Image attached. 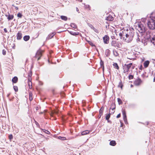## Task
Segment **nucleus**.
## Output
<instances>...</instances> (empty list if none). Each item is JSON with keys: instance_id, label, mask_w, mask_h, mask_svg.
I'll use <instances>...</instances> for the list:
<instances>
[{"instance_id": "1", "label": "nucleus", "mask_w": 155, "mask_h": 155, "mask_svg": "<svg viewBox=\"0 0 155 155\" xmlns=\"http://www.w3.org/2000/svg\"><path fill=\"white\" fill-rule=\"evenodd\" d=\"M147 25L151 29L153 30L155 29V20L153 18L150 17V19L148 21Z\"/></svg>"}, {"instance_id": "2", "label": "nucleus", "mask_w": 155, "mask_h": 155, "mask_svg": "<svg viewBox=\"0 0 155 155\" xmlns=\"http://www.w3.org/2000/svg\"><path fill=\"white\" fill-rule=\"evenodd\" d=\"M137 29L140 33H146V29L143 24L141 22L138 23L137 24Z\"/></svg>"}, {"instance_id": "3", "label": "nucleus", "mask_w": 155, "mask_h": 155, "mask_svg": "<svg viewBox=\"0 0 155 155\" xmlns=\"http://www.w3.org/2000/svg\"><path fill=\"white\" fill-rule=\"evenodd\" d=\"M132 65L133 63H132L128 64H125L124 65H123V72L125 73L128 72L129 71L130 69L131 68Z\"/></svg>"}, {"instance_id": "4", "label": "nucleus", "mask_w": 155, "mask_h": 155, "mask_svg": "<svg viewBox=\"0 0 155 155\" xmlns=\"http://www.w3.org/2000/svg\"><path fill=\"white\" fill-rule=\"evenodd\" d=\"M124 34H125V37H123V40L127 42H131L133 39H130V36L128 35V33H125Z\"/></svg>"}, {"instance_id": "5", "label": "nucleus", "mask_w": 155, "mask_h": 155, "mask_svg": "<svg viewBox=\"0 0 155 155\" xmlns=\"http://www.w3.org/2000/svg\"><path fill=\"white\" fill-rule=\"evenodd\" d=\"M134 29L133 28H131L129 29V31L128 32V35L130 36V39H133L134 36V32L133 31Z\"/></svg>"}, {"instance_id": "6", "label": "nucleus", "mask_w": 155, "mask_h": 155, "mask_svg": "<svg viewBox=\"0 0 155 155\" xmlns=\"http://www.w3.org/2000/svg\"><path fill=\"white\" fill-rule=\"evenodd\" d=\"M103 39L104 44H108L109 43L110 38L108 35H105L103 37Z\"/></svg>"}, {"instance_id": "7", "label": "nucleus", "mask_w": 155, "mask_h": 155, "mask_svg": "<svg viewBox=\"0 0 155 155\" xmlns=\"http://www.w3.org/2000/svg\"><path fill=\"white\" fill-rule=\"evenodd\" d=\"M111 45L114 47H117L118 48H120V46L119 44L118 43H117L115 41L113 40L111 42Z\"/></svg>"}, {"instance_id": "8", "label": "nucleus", "mask_w": 155, "mask_h": 155, "mask_svg": "<svg viewBox=\"0 0 155 155\" xmlns=\"http://www.w3.org/2000/svg\"><path fill=\"white\" fill-rule=\"evenodd\" d=\"M71 35L73 36H76L77 35H79L80 36H81V34L79 32H73L72 31H69L68 30H67Z\"/></svg>"}, {"instance_id": "9", "label": "nucleus", "mask_w": 155, "mask_h": 155, "mask_svg": "<svg viewBox=\"0 0 155 155\" xmlns=\"http://www.w3.org/2000/svg\"><path fill=\"white\" fill-rule=\"evenodd\" d=\"M142 81L141 79L139 78L134 82V83L135 85L136 86H139L142 83Z\"/></svg>"}, {"instance_id": "10", "label": "nucleus", "mask_w": 155, "mask_h": 155, "mask_svg": "<svg viewBox=\"0 0 155 155\" xmlns=\"http://www.w3.org/2000/svg\"><path fill=\"white\" fill-rule=\"evenodd\" d=\"M56 34V33L55 32H53L50 33L47 37L46 40H48L52 38Z\"/></svg>"}, {"instance_id": "11", "label": "nucleus", "mask_w": 155, "mask_h": 155, "mask_svg": "<svg viewBox=\"0 0 155 155\" xmlns=\"http://www.w3.org/2000/svg\"><path fill=\"white\" fill-rule=\"evenodd\" d=\"M104 109V107L103 106H102L101 108L99 110V114L98 116V118L99 119L100 118L103 114V111Z\"/></svg>"}, {"instance_id": "12", "label": "nucleus", "mask_w": 155, "mask_h": 155, "mask_svg": "<svg viewBox=\"0 0 155 155\" xmlns=\"http://www.w3.org/2000/svg\"><path fill=\"white\" fill-rule=\"evenodd\" d=\"M17 39L18 40H20L22 38V34L21 31H19L17 33Z\"/></svg>"}, {"instance_id": "13", "label": "nucleus", "mask_w": 155, "mask_h": 155, "mask_svg": "<svg viewBox=\"0 0 155 155\" xmlns=\"http://www.w3.org/2000/svg\"><path fill=\"white\" fill-rule=\"evenodd\" d=\"M150 63V61L148 60L145 61L143 64L144 67L145 68H146L148 67L149 66Z\"/></svg>"}, {"instance_id": "14", "label": "nucleus", "mask_w": 155, "mask_h": 155, "mask_svg": "<svg viewBox=\"0 0 155 155\" xmlns=\"http://www.w3.org/2000/svg\"><path fill=\"white\" fill-rule=\"evenodd\" d=\"M113 19L114 18L113 17L110 15L107 16L105 19L106 20L109 21H113Z\"/></svg>"}, {"instance_id": "15", "label": "nucleus", "mask_w": 155, "mask_h": 155, "mask_svg": "<svg viewBox=\"0 0 155 155\" xmlns=\"http://www.w3.org/2000/svg\"><path fill=\"white\" fill-rule=\"evenodd\" d=\"M18 81V78L16 76H15L12 79V81L13 83H16Z\"/></svg>"}, {"instance_id": "16", "label": "nucleus", "mask_w": 155, "mask_h": 155, "mask_svg": "<svg viewBox=\"0 0 155 155\" xmlns=\"http://www.w3.org/2000/svg\"><path fill=\"white\" fill-rule=\"evenodd\" d=\"M123 119L127 118L126 112L125 110H122Z\"/></svg>"}, {"instance_id": "17", "label": "nucleus", "mask_w": 155, "mask_h": 155, "mask_svg": "<svg viewBox=\"0 0 155 155\" xmlns=\"http://www.w3.org/2000/svg\"><path fill=\"white\" fill-rule=\"evenodd\" d=\"M8 138L10 142L13 141L15 142V141L13 140V137L12 134H9L8 135Z\"/></svg>"}, {"instance_id": "18", "label": "nucleus", "mask_w": 155, "mask_h": 155, "mask_svg": "<svg viewBox=\"0 0 155 155\" xmlns=\"http://www.w3.org/2000/svg\"><path fill=\"white\" fill-rule=\"evenodd\" d=\"M30 37L29 35H25L23 37V40L25 41H28L30 39Z\"/></svg>"}, {"instance_id": "19", "label": "nucleus", "mask_w": 155, "mask_h": 155, "mask_svg": "<svg viewBox=\"0 0 155 155\" xmlns=\"http://www.w3.org/2000/svg\"><path fill=\"white\" fill-rule=\"evenodd\" d=\"M110 51L108 49H107L105 51V54L107 57H109L110 54Z\"/></svg>"}, {"instance_id": "20", "label": "nucleus", "mask_w": 155, "mask_h": 155, "mask_svg": "<svg viewBox=\"0 0 155 155\" xmlns=\"http://www.w3.org/2000/svg\"><path fill=\"white\" fill-rule=\"evenodd\" d=\"M41 56V51L38 50L36 53V54L34 57L37 58L38 57V56Z\"/></svg>"}, {"instance_id": "21", "label": "nucleus", "mask_w": 155, "mask_h": 155, "mask_svg": "<svg viewBox=\"0 0 155 155\" xmlns=\"http://www.w3.org/2000/svg\"><path fill=\"white\" fill-rule=\"evenodd\" d=\"M110 144L112 146H115L116 144V143L115 140H111L110 142Z\"/></svg>"}, {"instance_id": "22", "label": "nucleus", "mask_w": 155, "mask_h": 155, "mask_svg": "<svg viewBox=\"0 0 155 155\" xmlns=\"http://www.w3.org/2000/svg\"><path fill=\"white\" fill-rule=\"evenodd\" d=\"M89 131L88 130H86L84 131H82L81 133V135H84L87 134H88L89 133Z\"/></svg>"}, {"instance_id": "23", "label": "nucleus", "mask_w": 155, "mask_h": 155, "mask_svg": "<svg viewBox=\"0 0 155 155\" xmlns=\"http://www.w3.org/2000/svg\"><path fill=\"white\" fill-rule=\"evenodd\" d=\"M70 26L72 28L74 29H77L78 28L77 25L74 23H71L70 24Z\"/></svg>"}, {"instance_id": "24", "label": "nucleus", "mask_w": 155, "mask_h": 155, "mask_svg": "<svg viewBox=\"0 0 155 155\" xmlns=\"http://www.w3.org/2000/svg\"><path fill=\"white\" fill-rule=\"evenodd\" d=\"M150 41L154 45H155V35H154L153 37L151 39H150Z\"/></svg>"}, {"instance_id": "25", "label": "nucleus", "mask_w": 155, "mask_h": 155, "mask_svg": "<svg viewBox=\"0 0 155 155\" xmlns=\"http://www.w3.org/2000/svg\"><path fill=\"white\" fill-rule=\"evenodd\" d=\"M112 108H113V109H115L116 108V105L115 102H112L110 105V107L109 109H111Z\"/></svg>"}, {"instance_id": "26", "label": "nucleus", "mask_w": 155, "mask_h": 155, "mask_svg": "<svg viewBox=\"0 0 155 155\" xmlns=\"http://www.w3.org/2000/svg\"><path fill=\"white\" fill-rule=\"evenodd\" d=\"M123 86V85L122 83V81L121 80H120V81L119 82V84L118 85L117 87H120L121 89H122Z\"/></svg>"}, {"instance_id": "27", "label": "nucleus", "mask_w": 155, "mask_h": 155, "mask_svg": "<svg viewBox=\"0 0 155 155\" xmlns=\"http://www.w3.org/2000/svg\"><path fill=\"white\" fill-rule=\"evenodd\" d=\"M60 17L62 20L65 21H67L68 19V17L65 16L61 15Z\"/></svg>"}, {"instance_id": "28", "label": "nucleus", "mask_w": 155, "mask_h": 155, "mask_svg": "<svg viewBox=\"0 0 155 155\" xmlns=\"http://www.w3.org/2000/svg\"><path fill=\"white\" fill-rule=\"evenodd\" d=\"M14 18V16L13 15H10L9 14L7 18V19L8 20H12Z\"/></svg>"}, {"instance_id": "29", "label": "nucleus", "mask_w": 155, "mask_h": 155, "mask_svg": "<svg viewBox=\"0 0 155 155\" xmlns=\"http://www.w3.org/2000/svg\"><path fill=\"white\" fill-rule=\"evenodd\" d=\"M113 65L114 67V68L117 69H119V67L118 66V65L116 63H114L113 64Z\"/></svg>"}, {"instance_id": "30", "label": "nucleus", "mask_w": 155, "mask_h": 155, "mask_svg": "<svg viewBox=\"0 0 155 155\" xmlns=\"http://www.w3.org/2000/svg\"><path fill=\"white\" fill-rule=\"evenodd\" d=\"M58 139L61 140H66V138L65 137H62L61 136H59L58 137Z\"/></svg>"}, {"instance_id": "31", "label": "nucleus", "mask_w": 155, "mask_h": 155, "mask_svg": "<svg viewBox=\"0 0 155 155\" xmlns=\"http://www.w3.org/2000/svg\"><path fill=\"white\" fill-rule=\"evenodd\" d=\"M110 115L111 114L109 112V114L106 115L105 117V119L106 120H108V119H109L110 116Z\"/></svg>"}, {"instance_id": "32", "label": "nucleus", "mask_w": 155, "mask_h": 155, "mask_svg": "<svg viewBox=\"0 0 155 155\" xmlns=\"http://www.w3.org/2000/svg\"><path fill=\"white\" fill-rule=\"evenodd\" d=\"M40 129H41V130H42L46 134H50V132L47 130L42 129V128H40Z\"/></svg>"}, {"instance_id": "33", "label": "nucleus", "mask_w": 155, "mask_h": 155, "mask_svg": "<svg viewBox=\"0 0 155 155\" xmlns=\"http://www.w3.org/2000/svg\"><path fill=\"white\" fill-rule=\"evenodd\" d=\"M117 101L119 105H121L123 104V102L120 98H117Z\"/></svg>"}, {"instance_id": "34", "label": "nucleus", "mask_w": 155, "mask_h": 155, "mask_svg": "<svg viewBox=\"0 0 155 155\" xmlns=\"http://www.w3.org/2000/svg\"><path fill=\"white\" fill-rule=\"evenodd\" d=\"M100 64L101 67L104 66V62L101 58H100Z\"/></svg>"}, {"instance_id": "35", "label": "nucleus", "mask_w": 155, "mask_h": 155, "mask_svg": "<svg viewBox=\"0 0 155 155\" xmlns=\"http://www.w3.org/2000/svg\"><path fill=\"white\" fill-rule=\"evenodd\" d=\"M136 105L135 104H129V106L131 108H134L136 106Z\"/></svg>"}, {"instance_id": "36", "label": "nucleus", "mask_w": 155, "mask_h": 155, "mask_svg": "<svg viewBox=\"0 0 155 155\" xmlns=\"http://www.w3.org/2000/svg\"><path fill=\"white\" fill-rule=\"evenodd\" d=\"M32 75V71L31 70H30V72L28 74V77L31 78Z\"/></svg>"}, {"instance_id": "37", "label": "nucleus", "mask_w": 155, "mask_h": 155, "mask_svg": "<svg viewBox=\"0 0 155 155\" xmlns=\"http://www.w3.org/2000/svg\"><path fill=\"white\" fill-rule=\"evenodd\" d=\"M53 111V113H54L55 114H58L59 112V110L58 109H56L55 110H52Z\"/></svg>"}, {"instance_id": "38", "label": "nucleus", "mask_w": 155, "mask_h": 155, "mask_svg": "<svg viewBox=\"0 0 155 155\" xmlns=\"http://www.w3.org/2000/svg\"><path fill=\"white\" fill-rule=\"evenodd\" d=\"M28 82H31V88H32V83L31 82V78L28 77Z\"/></svg>"}, {"instance_id": "39", "label": "nucleus", "mask_w": 155, "mask_h": 155, "mask_svg": "<svg viewBox=\"0 0 155 155\" xmlns=\"http://www.w3.org/2000/svg\"><path fill=\"white\" fill-rule=\"evenodd\" d=\"M134 75H131V74H130L129 75L128 77V79L129 80H131V79H133L134 78Z\"/></svg>"}, {"instance_id": "40", "label": "nucleus", "mask_w": 155, "mask_h": 155, "mask_svg": "<svg viewBox=\"0 0 155 155\" xmlns=\"http://www.w3.org/2000/svg\"><path fill=\"white\" fill-rule=\"evenodd\" d=\"M113 51L114 55L115 57H117L118 55V52L116 51Z\"/></svg>"}, {"instance_id": "41", "label": "nucleus", "mask_w": 155, "mask_h": 155, "mask_svg": "<svg viewBox=\"0 0 155 155\" xmlns=\"http://www.w3.org/2000/svg\"><path fill=\"white\" fill-rule=\"evenodd\" d=\"M17 17H18V18H21L23 15H22V14L21 13L19 12L17 14Z\"/></svg>"}, {"instance_id": "42", "label": "nucleus", "mask_w": 155, "mask_h": 155, "mask_svg": "<svg viewBox=\"0 0 155 155\" xmlns=\"http://www.w3.org/2000/svg\"><path fill=\"white\" fill-rule=\"evenodd\" d=\"M13 89L15 92H17L18 91V87L17 86H14Z\"/></svg>"}, {"instance_id": "43", "label": "nucleus", "mask_w": 155, "mask_h": 155, "mask_svg": "<svg viewBox=\"0 0 155 155\" xmlns=\"http://www.w3.org/2000/svg\"><path fill=\"white\" fill-rule=\"evenodd\" d=\"M91 26H92V27H93V29L94 30V31L96 32V33H99V31H98V30L95 28L92 25H91Z\"/></svg>"}, {"instance_id": "44", "label": "nucleus", "mask_w": 155, "mask_h": 155, "mask_svg": "<svg viewBox=\"0 0 155 155\" xmlns=\"http://www.w3.org/2000/svg\"><path fill=\"white\" fill-rule=\"evenodd\" d=\"M87 41L91 46H95V45L92 42L88 41Z\"/></svg>"}, {"instance_id": "45", "label": "nucleus", "mask_w": 155, "mask_h": 155, "mask_svg": "<svg viewBox=\"0 0 155 155\" xmlns=\"http://www.w3.org/2000/svg\"><path fill=\"white\" fill-rule=\"evenodd\" d=\"M119 35L121 39H122V38H123V36L124 35L122 32L120 33Z\"/></svg>"}, {"instance_id": "46", "label": "nucleus", "mask_w": 155, "mask_h": 155, "mask_svg": "<svg viewBox=\"0 0 155 155\" xmlns=\"http://www.w3.org/2000/svg\"><path fill=\"white\" fill-rule=\"evenodd\" d=\"M35 122L37 127L39 128H40V126L38 123L35 120Z\"/></svg>"}, {"instance_id": "47", "label": "nucleus", "mask_w": 155, "mask_h": 155, "mask_svg": "<svg viewBox=\"0 0 155 155\" xmlns=\"http://www.w3.org/2000/svg\"><path fill=\"white\" fill-rule=\"evenodd\" d=\"M2 54L4 55H5L6 54V51L5 49H3L2 50Z\"/></svg>"}, {"instance_id": "48", "label": "nucleus", "mask_w": 155, "mask_h": 155, "mask_svg": "<svg viewBox=\"0 0 155 155\" xmlns=\"http://www.w3.org/2000/svg\"><path fill=\"white\" fill-rule=\"evenodd\" d=\"M85 8H88L89 9V10H91V7L89 5H86L85 6Z\"/></svg>"}, {"instance_id": "49", "label": "nucleus", "mask_w": 155, "mask_h": 155, "mask_svg": "<svg viewBox=\"0 0 155 155\" xmlns=\"http://www.w3.org/2000/svg\"><path fill=\"white\" fill-rule=\"evenodd\" d=\"M14 97L13 96L11 98H9L8 99L9 101H13Z\"/></svg>"}, {"instance_id": "50", "label": "nucleus", "mask_w": 155, "mask_h": 155, "mask_svg": "<svg viewBox=\"0 0 155 155\" xmlns=\"http://www.w3.org/2000/svg\"><path fill=\"white\" fill-rule=\"evenodd\" d=\"M123 120L125 124H128L127 118L125 119H123Z\"/></svg>"}, {"instance_id": "51", "label": "nucleus", "mask_w": 155, "mask_h": 155, "mask_svg": "<svg viewBox=\"0 0 155 155\" xmlns=\"http://www.w3.org/2000/svg\"><path fill=\"white\" fill-rule=\"evenodd\" d=\"M12 6L14 8H15V9H16V10H18V8L16 6H15L14 5H12Z\"/></svg>"}, {"instance_id": "52", "label": "nucleus", "mask_w": 155, "mask_h": 155, "mask_svg": "<svg viewBox=\"0 0 155 155\" xmlns=\"http://www.w3.org/2000/svg\"><path fill=\"white\" fill-rule=\"evenodd\" d=\"M54 113V112H53V110H52L51 111V114H50L51 116H52V117H53L54 115V114H55L54 113Z\"/></svg>"}, {"instance_id": "53", "label": "nucleus", "mask_w": 155, "mask_h": 155, "mask_svg": "<svg viewBox=\"0 0 155 155\" xmlns=\"http://www.w3.org/2000/svg\"><path fill=\"white\" fill-rule=\"evenodd\" d=\"M28 84L29 86V87L30 89H31L32 88H31V82H28Z\"/></svg>"}, {"instance_id": "54", "label": "nucleus", "mask_w": 155, "mask_h": 155, "mask_svg": "<svg viewBox=\"0 0 155 155\" xmlns=\"http://www.w3.org/2000/svg\"><path fill=\"white\" fill-rule=\"evenodd\" d=\"M121 116V114L120 113H119V114H118L117 116L116 117L117 118H120Z\"/></svg>"}, {"instance_id": "55", "label": "nucleus", "mask_w": 155, "mask_h": 155, "mask_svg": "<svg viewBox=\"0 0 155 155\" xmlns=\"http://www.w3.org/2000/svg\"><path fill=\"white\" fill-rule=\"evenodd\" d=\"M147 33V39H149V38H150V37L151 36H150V35L149 34V36H148V35Z\"/></svg>"}, {"instance_id": "56", "label": "nucleus", "mask_w": 155, "mask_h": 155, "mask_svg": "<svg viewBox=\"0 0 155 155\" xmlns=\"http://www.w3.org/2000/svg\"><path fill=\"white\" fill-rule=\"evenodd\" d=\"M120 127H123V126H124V124L122 122H120Z\"/></svg>"}, {"instance_id": "57", "label": "nucleus", "mask_w": 155, "mask_h": 155, "mask_svg": "<svg viewBox=\"0 0 155 155\" xmlns=\"http://www.w3.org/2000/svg\"><path fill=\"white\" fill-rule=\"evenodd\" d=\"M139 69L140 70H142V69H143V66H142V64H141L140 65V67L139 68Z\"/></svg>"}, {"instance_id": "58", "label": "nucleus", "mask_w": 155, "mask_h": 155, "mask_svg": "<svg viewBox=\"0 0 155 155\" xmlns=\"http://www.w3.org/2000/svg\"><path fill=\"white\" fill-rule=\"evenodd\" d=\"M4 32L5 33H7L8 32V31H7L6 28H4Z\"/></svg>"}, {"instance_id": "59", "label": "nucleus", "mask_w": 155, "mask_h": 155, "mask_svg": "<svg viewBox=\"0 0 155 155\" xmlns=\"http://www.w3.org/2000/svg\"><path fill=\"white\" fill-rule=\"evenodd\" d=\"M29 97H32V93H31V92L29 93Z\"/></svg>"}, {"instance_id": "60", "label": "nucleus", "mask_w": 155, "mask_h": 155, "mask_svg": "<svg viewBox=\"0 0 155 155\" xmlns=\"http://www.w3.org/2000/svg\"><path fill=\"white\" fill-rule=\"evenodd\" d=\"M41 57V56H38L37 61L40 59Z\"/></svg>"}, {"instance_id": "61", "label": "nucleus", "mask_w": 155, "mask_h": 155, "mask_svg": "<svg viewBox=\"0 0 155 155\" xmlns=\"http://www.w3.org/2000/svg\"><path fill=\"white\" fill-rule=\"evenodd\" d=\"M107 122L108 123H110V124H111L112 123V122L110 120H109V119H108V120H107Z\"/></svg>"}, {"instance_id": "62", "label": "nucleus", "mask_w": 155, "mask_h": 155, "mask_svg": "<svg viewBox=\"0 0 155 155\" xmlns=\"http://www.w3.org/2000/svg\"><path fill=\"white\" fill-rule=\"evenodd\" d=\"M111 38L112 39H115V37H114V36H111Z\"/></svg>"}, {"instance_id": "63", "label": "nucleus", "mask_w": 155, "mask_h": 155, "mask_svg": "<svg viewBox=\"0 0 155 155\" xmlns=\"http://www.w3.org/2000/svg\"><path fill=\"white\" fill-rule=\"evenodd\" d=\"M10 95V93H9L7 95V97H8V98H10L9 97V96Z\"/></svg>"}, {"instance_id": "64", "label": "nucleus", "mask_w": 155, "mask_h": 155, "mask_svg": "<svg viewBox=\"0 0 155 155\" xmlns=\"http://www.w3.org/2000/svg\"><path fill=\"white\" fill-rule=\"evenodd\" d=\"M141 77H143V78H144V77H145V75L144 74H142L141 75Z\"/></svg>"}]
</instances>
